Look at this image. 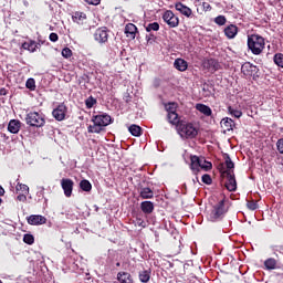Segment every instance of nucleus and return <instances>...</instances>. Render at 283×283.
Wrapping results in <instances>:
<instances>
[{
  "label": "nucleus",
  "instance_id": "7ed1b4c3",
  "mask_svg": "<svg viewBox=\"0 0 283 283\" xmlns=\"http://www.w3.org/2000/svg\"><path fill=\"white\" fill-rule=\"evenodd\" d=\"M177 133L184 140H193V138L198 137L200 128L196 123L181 120L178 125Z\"/></svg>",
  "mask_w": 283,
  "mask_h": 283
},
{
  "label": "nucleus",
  "instance_id": "9b49d317",
  "mask_svg": "<svg viewBox=\"0 0 283 283\" xmlns=\"http://www.w3.org/2000/svg\"><path fill=\"white\" fill-rule=\"evenodd\" d=\"M61 187L66 198H72V191H74V181L72 179L63 178L61 180Z\"/></svg>",
  "mask_w": 283,
  "mask_h": 283
},
{
  "label": "nucleus",
  "instance_id": "f257e3e1",
  "mask_svg": "<svg viewBox=\"0 0 283 283\" xmlns=\"http://www.w3.org/2000/svg\"><path fill=\"white\" fill-rule=\"evenodd\" d=\"M235 164L229 155H226V169L220 170L221 178H226L224 187L229 191H238V181L235 180Z\"/></svg>",
  "mask_w": 283,
  "mask_h": 283
},
{
  "label": "nucleus",
  "instance_id": "2f4dec72",
  "mask_svg": "<svg viewBox=\"0 0 283 283\" xmlns=\"http://www.w3.org/2000/svg\"><path fill=\"white\" fill-rule=\"evenodd\" d=\"M15 190L21 191L22 193H25V195L30 193V187H28V185H24L21 182L17 184Z\"/></svg>",
  "mask_w": 283,
  "mask_h": 283
},
{
  "label": "nucleus",
  "instance_id": "f3484780",
  "mask_svg": "<svg viewBox=\"0 0 283 283\" xmlns=\"http://www.w3.org/2000/svg\"><path fill=\"white\" fill-rule=\"evenodd\" d=\"M167 120L168 123H170V125H175L176 129H178V125L182 123V120H180V116L178 115V113H168Z\"/></svg>",
  "mask_w": 283,
  "mask_h": 283
},
{
  "label": "nucleus",
  "instance_id": "0eeeda50",
  "mask_svg": "<svg viewBox=\"0 0 283 283\" xmlns=\"http://www.w3.org/2000/svg\"><path fill=\"white\" fill-rule=\"evenodd\" d=\"M241 72L244 74V76H252L253 80L258 78V73L260 72V69H258L255 65H253L251 62H245L241 66Z\"/></svg>",
  "mask_w": 283,
  "mask_h": 283
},
{
  "label": "nucleus",
  "instance_id": "473e14b6",
  "mask_svg": "<svg viewBox=\"0 0 283 283\" xmlns=\"http://www.w3.org/2000/svg\"><path fill=\"white\" fill-rule=\"evenodd\" d=\"M273 61H274L275 65L283 69V54L282 53H276L273 57Z\"/></svg>",
  "mask_w": 283,
  "mask_h": 283
},
{
  "label": "nucleus",
  "instance_id": "5701e85b",
  "mask_svg": "<svg viewBox=\"0 0 283 283\" xmlns=\"http://www.w3.org/2000/svg\"><path fill=\"white\" fill-rule=\"evenodd\" d=\"M139 281L143 283L149 282L151 280V270H143L138 274Z\"/></svg>",
  "mask_w": 283,
  "mask_h": 283
},
{
  "label": "nucleus",
  "instance_id": "f8f14e48",
  "mask_svg": "<svg viewBox=\"0 0 283 283\" xmlns=\"http://www.w3.org/2000/svg\"><path fill=\"white\" fill-rule=\"evenodd\" d=\"M205 70H208V72H218V70H221L220 62L216 59H208L205 60L202 63Z\"/></svg>",
  "mask_w": 283,
  "mask_h": 283
},
{
  "label": "nucleus",
  "instance_id": "a878e982",
  "mask_svg": "<svg viewBox=\"0 0 283 283\" xmlns=\"http://www.w3.org/2000/svg\"><path fill=\"white\" fill-rule=\"evenodd\" d=\"M264 266L268 271H273L277 268V260L270 258L264 261Z\"/></svg>",
  "mask_w": 283,
  "mask_h": 283
},
{
  "label": "nucleus",
  "instance_id": "3c124183",
  "mask_svg": "<svg viewBox=\"0 0 283 283\" xmlns=\"http://www.w3.org/2000/svg\"><path fill=\"white\" fill-rule=\"evenodd\" d=\"M137 224H138V227H143V229H145V227H147V224L145 223V221H143V219H137Z\"/></svg>",
  "mask_w": 283,
  "mask_h": 283
},
{
  "label": "nucleus",
  "instance_id": "aec40b11",
  "mask_svg": "<svg viewBox=\"0 0 283 283\" xmlns=\"http://www.w3.org/2000/svg\"><path fill=\"white\" fill-rule=\"evenodd\" d=\"M174 65L176 70H178L179 72H187V67H189V64L187 63V61L182 59L175 60Z\"/></svg>",
  "mask_w": 283,
  "mask_h": 283
},
{
  "label": "nucleus",
  "instance_id": "4d7b16f0",
  "mask_svg": "<svg viewBox=\"0 0 283 283\" xmlns=\"http://www.w3.org/2000/svg\"><path fill=\"white\" fill-rule=\"evenodd\" d=\"M147 43H149V41H154V38H146Z\"/></svg>",
  "mask_w": 283,
  "mask_h": 283
},
{
  "label": "nucleus",
  "instance_id": "f03ea898",
  "mask_svg": "<svg viewBox=\"0 0 283 283\" xmlns=\"http://www.w3.org/2000/svg\"><path fill=\"white\" fill-rule=\"evenodd\" d=\"M91 120L93 125L87 127L88 134H102V132H105V127L113 123L112 116L107 115V113L93 115Z\"/></svg>",
  "mask_w": 283,
  "mask_h": 283
},
{
  "label": "nucleus",
  "instance_id": "603ef678",
  "mask_svg": "<svg viewBox=\"0 0 283 283\" xmlns=\"http://www.w3.org/2000/svg\"><path fill=\"white\" fill-rule=\"evenodd\" d=\"M0 96H8V90L6 88H0Z\"/></svg>",
  "mask_w": 283,
  "mask_h": 283
},
{
  "label": "nucleus",
  "instance_id": "c03bdc74",
  "mask_svg": "<svg viewBox=\"0 0 283 283\" xmlns=\"http://www.w3.org/2000/svg\"><path fill=\"white\" fill-rule=\"evenodd\" d=\"M276 149H277L279 154H282V155H283V138H280V139L276 142Z\"/></svg>",
  "mask_w": 283,
  "mask_h": 283
},
{
  "label": "nucleus",
  "instance_id": "6e6d98bb",
  "mask_svg": "<svg viewBox=\"0 0 283 283\" xmlns=\"http://www.w3.org/2000/svg\"><path fill=\"white\" fill-rule=\"evenodd\" d=\"M3 193H6V190L0 186V196H3Z\"/></svg>",
  "mask_w": 283,
  "mask_h": 283
},
{
  "label": "nucleus",
  "instance_id": "052dcab7",
  "mask_svg": "<svg viewBox=\"0 0 283 283\" xmlns=\"http://www.w3.org/2000/svg\"><path fill=\"white\" fill-rule=\"evenodd\" d=\"M116 266H120V262H117V263H116Z\"/></svg>",
  "mask_w": 283,
  "mask_h": 283
},
{
  "label": "nucleus",
  "instance_id": "e2e57ef3",
  "mask_svg": "<svg viewBox=\"0 0 283 283\" xmlns=\"http://www.w3.org/2000/svg\"><path fill=\"white\" fill-rule=\"evenodd\" d=\"M251 36H258L256 34H251Z\"/></svg>",
  "mask_w": 283,
  "mask_h": 283
},
{
  "label": "nucleus",
  "instance_id": "8fccbe9b",
  "mask_svg": "<svg viewBox=\"0 0 283 283\" xmlns=\"http://www.w3.org/2000/svg\"><path fill=\"white\" fill-rule=\"evenodd\" d=\"M81 83H90V76L83 75V76L80 78V84H81Z\"/></svg>",
  "mask_w": 283,
  "mask_h": 283
},
{
  "label": "nucleus",
  "instance_id": "39448f33",
  "mask_svg": "<svg viewBox=\"0 0 283 283\" xmlns=\"http://www.w3.org/2000/svg\"><path fill=\"white\" fill-rule=\"evenodd\" d=\"M25 123L30 127H45V115L39 112H30L27 114Z\"/></svg>",
  "mask_w": 283,
  "mask_h": 283
},
{
  "label": "nucleus",
  "instance_id": "a18cd8bd",
  "mask_svg": "<svg viewBox=\"0 0 283 283\" xmlns=\"http://www.w3.org/2000/svg\"><path fill=\"white\" fill-rule=\"evenodd\" d=\"M85 3H88V6H98L101 3V0H84Z\"/></svg>",
  "mask_w": 283,
  "mask_h": 283
},
{
  "label": "nucleus",
  "instance_id": "ea45409f",
  "mask_svg": "<svg viewBox=\"0 0 283 283\" xmlns=\"http://www.w3.org/2000/svg\"><path fill=\"white\" fill-rule=\"evenodd\" d=\"M247 207L250 211H255L258 209V201L251 200L247 202Z\"/></svg>",
  "mask_w": 283,
  "mask_h": 283
},
{
  "label": "nucleus",
  "instance_id": "680f3d73",
  "mask_svg": "<svg viewBox=\"0 0 283 283\" xmlns=\"http://www.w3.org/2000/svg\"><path fill=\"white\" fill-rule=\"evenodd\" d=\"M1 202H3V199L0 198V205H1Z\"/></svg>",
  "mask_w": 283,
  "mask_h": 283
},
{
  "label": "nucleus",
  "instance_id": "7c9ffc66",
  "mask_svg": "<svg viewBox=\"0 0 283 283\" xmlns=\"http://www.w3.org/2000/svg\"><path fill=\"white\" fill-rule=\"evenodd\" d=\"M25 87L27 90H30V92H34V90H36V81H34L32 77L28 78Z\"/></svg>",
  "mask_w": 283,
  "mask_h": 283
},
{
  "label": "nucleus",
  "instance_id": "13d9d810",
  "mask_svg": "<svg viewBox=\"0 0 283 283\" xmlns=\"http://www.w3.org/2000/svg\"><path fill=\"white\" fill-rule=\"evenodd\" d=\"M43 191H45V188L42 187L40 191L41 196H43Z\"/></svg>",
  "mask_w": 283,
  "mask_h": 283
},
{
  "label": "nucleus",
  "instance_id": "393cba45",
  "mask_svg": "<svg viewBox=\"0 0 283 283\" xmlns=\"http://www.w3.org/2000/svg\"><path fill=\"white\" fill-rule=\"evenodd\" d=\"M128 132L132 134V136H143V128L136 124H133L128 127Z\"/></svg>",
  "mask_w": 283,
  "mask_h": 283
},
{
  "label": "nucleus",
  "instance_id": "412c9836",
  "mask_svg": "<svg viewBox=\"0 0 283 283\" xmlns=\"http://www.w3.org/2000/svg\"><path fill=\"white\" fill-rule=\"evenodd\" d=\"M196 109L200 112V114H203V116H211V114H213V111H211V107L205 104H197Z\"/></svg>",
  "mask_w": 283,
  "mask_h": 283
},
{
  "label": "nucleus",
  "instance_id": "a19ab883",
  "mask_svg": "<svg viewBox=\"0 0 283 283\" xmlns=\"http://www.w3.org/2000/svg\"><path fill=\"white\" fill-rule=\"evenodd\" d=\"M201 180L205 185H211L213 182V179H211V175L209 174H205L202 177H201Z\"/></svg>",
  "mask_w": 283,
  "mask_h": 283
},
{
  "label": "nucleus",
  "instance_id": "5fc2aeb1",
  "mask_svg": "<svg viewBox=\"0 0 283 283\" xmlns=\"http://www.w3.org/2000/svg\"><path fill=\"white\" fill-rule=\"evenodd\" d=\"M50 41L56 43V41H59V36H50Z\"/></svg>",
  "mask_w": 283,
  "mask_h": 283
},
{
  "label": "nucleus",
  "instance_id": "0e129e2a",
  "mask_svg": "<svg viewBox=\"0 0 283 283\" xmlns=\"http://www.w3.org/2000/svg\"><path fill=\"white\" fill-rule=\"evenodd\" d=\"M229 39H233V36H229Z\"/></svg>",
  "mask_w": 283,
  "mask_h": 283
},
{
  "label": "nucleus",
  "instance_id": "cd10ccee",
  "mask_svg": "<svg viewBox=\"0 0 283 283\" xmlns=\"http://www.w3.org/2000/svg\"><path fill=\"white\" fill-rule=\"evenodd\" d=\"M226 36H235L238 34V27L234 24H230L224 29Z\"/></svg>",
  "mask_w": 283,
  "mask_h": 283
},
{
  "label": "nucleus",
  "instance_id": "37998d69",
  "mask_svg": "<svg viewBox=\"0 0 283 283\" xmlns=\"http://www.w3.org/2000/svg\"><path fill=\"white\" fill-rule=\"evenodd\" d=\"M62 56L64 59H72V51H71V49L70 48H64L62 50Z\"/></svg>",
  "mask_w": 283,
  "mask_h": 283
},
{
  "label": "nucleus",
  "instance_id": "a211bd4d",
  "mask_svg": "<svg viewBox=\"0 0 283 283\" xmlns=\"http://www.w3.org/2000/svg\"><path fill=\"white\" fill-rule=\"evenodd\" d=\"M140 210L143 211V213H146V216H149V213H154V202L143 201L140 203Z\"/></svg>",
  "mask_w": 283,
  "mask_h": 283
},
{
  "label": "nucleus",
  "instance_id": "20e7f679",
  "mask_svg": "<svg viewBox=\"0 0 283 283\" xmlns=\"http://www.w3.org/2000/svg\"><path fill=\"white\" fill-rule=\"evenodd\" d=\"M264 36H248V48L252 54L260 55L264 51Z\"/></svg>",
  "mask_w": 283,
  "mask_h": 283
},
{
  "label": "nucleus",
  "instance_id": "1a4fd4ad",
  "mask_svg": "<svg viewBox=\"0 0 283 283\" xmlns=\"http://www.w3.org/2000/svg\"><path fill=\"white\" fill-rule=\"evenodd\" d=\"M28 224H31V227H40L41 224H46L48 218L41 214H31L27 217Z\"/></svg>",
  "mask_w": 283,
  "mask_h": 283
},
{
  "label": "nucleus",
  "instance_id": "9d476101",
  "mask_svg": "<svg viewBox=\"0 0 283 283\" xmlns=\"http://www.w3.org/2000/svg\"><path fill=\"white\" fill-rule=\"evenodd\" d=\"M67 115V106L65 104H60L56 108L53 109L52 116L55 120H65V116Z\"/></svg>",
  "mask_w": 283,
  "mask_h": 283
},
{
  "label": "nucleus",
  "instance_id": "ddd939ff",
  "mask_svg": "<svg viewBox=\"0 0 283 283\" xmlns=\"http://www.w3.org/2000/svg\"><path fill=\"white\" fill-rule=\"evenodd\" d=\"M205 158H200L196 155L190 157V169L192 171H200Z\"/></svg>",
  "mask_w": 283,
  "mask_h": 283
},
{
  "label": "nucleus",
  "instance_id": "de8ad7c7",
  "mask_svg": "<svg viewBox=\"0 0 283 283\" xmlns=\"http://www.w3.org/2000/svg\"><path fill=\"white\" fill-rule=\"evenodd\" d=\"M17 200H19L20 202H25L28 200V197H27L25 193L24 195H19L17 197Z\"/></svg>",
  "mask_w": 283,
  "mask_h": 283
},
{
  "label": "nucleus",
  "instance_id": "4be33fe9",
  "mask_svg": "<svg viewBox=\"0 0 283 283\" xmlns=\"http://www.w3.org/2000/svg\"><path fill=\"white\" fill-rule=\"evenodd\" d=\"M72 19H73L74 23H78L81 25V24H83V21H85V19H87V14H85L84 12H81V11H76L72 15Z\"/></svg>",
  "mask_w": 283,
  "mask_h": 283
},
{
  "label": "nucleus",
  "instance_id": "4468645a",
  "mask_svg": "<svg viewBox=\"0 0 283 283\" xmlns=\"http://www.w3.org/2000/svg\"><path fill=\"white\" fill-rule=\"evenodd\" d=\"M175 8L180 14H184V17H191L193 14V11H191V8L185 6L182 2H177L175 4Z\"/></svg>",
  "mask_w": 283,
  "mask_h": 283
},
{
  "label": "nucleus",
  "instance_id": "bb28decb",
  "mask_svg": "<svg viewBox=\"0 0 283 283\" xmlns=\"http://www.w3.org/2000/svg\"><path fill=\"white\" fill-rule=\"evenodd\" d=\"M136 32H138V28H136V24L128 23L125 27V34H130V36H136Z\"/></svg>",
  "mask_w": 283,
  "mask_h": 283
},
{
  "label": "nucleus",
  "instance_id": "b1692460",
  "mask_svg": "<svg viewBox=\"0 0 283 283\" xmlns=\"http://www.w3.org/2000/svg\"><path fill=\"white\" fill-rule=\"evenodd\" d=\"M233 125H235L233 119L229 117H224L221 120V127H224L226 132H231V129H233Z\"/></svg>",
  "mask_w": 283,
  "mask_h": 283
},
{
  "label": "nucleus",
  "instance_id": "4c0bfd02",
  "mask_svg": "<svg viewBox=\"0 0 283 283\" xmlns=\"http://www.w3.org/2000/svg\"><path fill=\"white\" fill-rule=\"evenodd\" d=\"M94 36H108L107 27H102L95 31Z\"/></svg>",
  "mask_w": 283,
  "mask_h": 283
},
{
  "label": "nucleus",
  "instance_id": "09e8293b",
  "mask_svg": "<svg viewBox=\"0 0 283 283\" xmlns=\"http://www.w3.org/2000/svg\"><path fill=\"white\" fill-rule=\"evenodd\" d=\"M96 41H98V43H107V36H98L95 38Z\"/></svg>",
  "mask_w": 283,
  "mask_h": 283
},
{
  "label": "nucleus",
  "instance_id": "e433bc0d",
  "mask_svg": "<svg viewBox=\"0 0 283 283\" xmlns=\"http://www.w3.org/2000/svg\"><path fill=\"white\" fill-rule=\"evenodd\" d=\"M23 242H24V244H29V245L34 244V235H32L31 233L24 234Z\"/></svg>",
  "mask_w": 283,
  "mask_h": 283
},
{
  "label": "nucleus",
  "instance_id": "58836bf2",
  "mask_svg": "<svg viewBox=\"0 0 283 283\" xmlns=\"http://www.w3.org/2000/svg\"><path fill=\"white\" fill-rule=\"evenodd\" d=\"M213 168V164H211V161H207L206 159H203V161L201 163V169H205V171H210V169Z\"/></svg>",
  "mask_w": 283,
  "mask_h": 283
},
{
  "label": "nucleus",
  "instance_id": "72a5a7b5",
  "mask_svg": "<svg viewBox=\"0 0 283 283\" xmlns=\"http://www.w3.org/2000/svg\"><path fill=\"white\" fill-rule=\"evenodd\" d=\"M96 98L94 96H90L88 98L85 99V106L87 109H92L96 105Z\"/></svg>",
  "mask_w": 283,
  "mask_h": 283
},
{
  "label": "nucleus",
  "instance_id": "c756f323",
  "mask_svg": "<svg viewBox=\"0 0 283 283\" xmlns=\"http://www.w3.org/2000/svg\"><path fill=\"white\" fill-rule=\"evenodd\" d=\"M80 189H82V191H92V184L90 182V180L87 179H83L81 182H80Z\"/></svg>",
  "mask_w": 283,
  "mask_h": 283
},
{
  "label": "nucleus",
  "instance_id": "bf43d9fd",
  "mask_svg": "<svg viewBox=\"0 0 283 283\" xmlns=\"http://www.w3.org/2000/svg\"><path fill=\"white\" fill-rule=\"evenodd\" d=\"M50 36H59L56 33H50Z\"/></svg>",
  "mask_w": 283,
  "mask_h": 283
},
{
  "label": "nucleus",
  "instance_id": "c9c22d12",
  "mask_svg": "<svg viewBox=\"0 0 283 283\" xmlns=\"http://www.w3.org/2000/svg\"><path fill=\"white\" fill-rule=\"evenodd\" d=\"M151 30H154V32H158V30H160V24H158V22L149 23V24L146 27V31H147V32H151Z\"/></svg>",
  "mask_w": 283,
  "mask_h": 283
},
{
  "label": "nucleus",
  "instance_id": "49530a36",
  "mask_svg": "<svg viewBox=\"0 0 283 283\" xmlns=\"http://www.w3.org/2000/svg\"><path fill=\"white\" fill-rule=\"evenodd\" d=\"M29 52H36V43L35 42L29 43Z\"/></svg>",
  "mask_w": 283,
  "mask_h": 283
},
{
  "label": "nucleus",
  "instance_id": "864d4df0",
  "mask_svg": "<svg viewBox=\"0 0 283 283\" xmlns=\"http://www.w3.org/2000/svg\"><path fill=\"white\" fill-rule=\"evenodd\" d=\"M22 49L30 51V42H24V43L22 44Z\"/></svg>",
  "mask_w": 283,
  "mask_h": 283
},
{
  "label": "nucleus",
  "instance_id": "c85d7f7f",
  "mask_svg": "<svg viewBox=\"0 0 283 283\" xmlns=\"http://www.w3.org/2000/svg\"><path fill=\"white\" fill-rule=\"evenodd\" d=\"M228 112H229V115L233 116L234 118H242V111H240L233 106H229Z\"/></svg>",
  "mask_w": 283,
  "mask_h": 283
},
{
  "label": "nucleus",
  "instance_id": "423d86ee",
  "mask_svg": "<svg viewBox=\"0 0 283 283\" xmlns=\"http://www.w3.org/2000/svg\"><path fill=\"white\" fill-rule=\"evenodd\" d=\"M227 207L224 206V199L218 201L212 207L211 213H210V220L211 222H218L224 218V214L227 213Z\"/></svg>",
  "mask_w": 283,
  "mask_h": 283
},
{
  "label": "nucleus",
  "instance_id": "f704fd0d",
  "mask_svg": "<svg viewBox=\"0 0 283 283\" xmlns=\"http://www.w3.org/2000/svg\"><path fill=\"white\" fill-rule=\"evenodd\" d=\"M165 107H166V112H168V114H175L178 105L174 102H169L168 104H166Z\"/></svg>",
  "mask_w": 283,
  "mask_h": 283
},
{
  "label": "nucleus",
  "instance_id": "79ce46f5",
  "mask_svg": "<svg viewBox=\"0 0 283 283\" xmlns=\"http://www.w3.org/2000/svg\"><path fill=\"white\" fill-rule=\"evenodd\" d=\"M214 23H217V25H224V23H227V18L224 15H219L214 19Z\"/></svg>",
  "mask_w": 283,
  "mask_h": 283
},
{
  "label": "nucleus",
  "instance_id": "69168bd1",
  "mask_svg": "<svg viewBox=\"0 0 283 283\" xmlns=\"http://www.w3.org/2000/svg\"><path fill=\"white\" fill-rule=\"evenodd\" d=\"M0 283H3V282L0 280Z\"/></svg>",
  "mask_w": 283,
  "mask_h": 283
},
{
  "label": "nucleus",
  "instance_id": "dca6fc26",
  "mask_svg": "<svg viewBox=\"0 0 283 283\" xmlns=\"http://www.w3.org/2000/svg\"><path fill=\"white\" fill-rule=\"evenodd\" d=\"M20 130H21V120L11 119L8 125V132H10V134H19Z\"/></svg>",
  "mask_w": 283,
  "mask_h": 283
},
{
  "label": "nucleus",
  "instance_id": "6e6552de",
  "mask_svg": "<svg viewBox=\"0 0 283 283\" xmlns=\"http://www.w3.org/2000/svg\"><path fill=\"white\" fill-rule=\"evenodd\" d=\"M163 19L165 23L169 25V28H178L180 23V20L178 19V17H176V14H174L171 10L166 11L163 15Z\"/></svg>",
  "mask_w": 283,
  "mask_h": 283
},
{
  "label": "nucleus",
  "instance_id": "2eb2a0df",
  "mask_svg": "<svg viewBox=\"0 0 283 283\" xmlns=\"http://www.w3.org/2000/svg\"><path fill=\"white\" fill-rule=\"evenodd\" d=\"M139 198L142 200H151L154 198V190L149 187L139 188Z\"/></svg>",
  "mask_w": 283,
  "mask_h": 283
},
{
  "label": "nucleus",
  "instance_id": "6ab92c4d",
  "mask_svg": "<svg viewBox=\"0 0 283 283\" xmlns=\"http://www.w3.org/2000/svg\"><path fill=\"white\" fill-rule=\"evenodd\" d=\"M117 280L120 283H134V279H132V274H129V272H118Z\"/></svg>",
  "mask_w": 283,
  "mask_h": 283
}]
</instances>
